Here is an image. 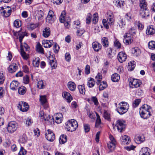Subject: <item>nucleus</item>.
<instances>
[{
	"instance_id": "nucleus-1",
	"label": "nucleus",
	"mask_w": 155,
	"mask_h": 155,
	"mask_svg": "<svg viewBox=\"0 0 155 155\" xmlns=\"http://www.w3.org/2000/svg\"><path fill=\"white\" fill-rule=\"evenodd\" d=\"M147 5L145 0H140L139 6L140 8V14L142 18H146L150 15V12L147 9Z\"/></svg>"
},
{
	"instance_id": "nucleus-2",
	"label": "nucleus",
	"mask_w": 155,
	"mask_h": 155,
	"mask_svg": "<svg viewBox=\"0 0 155 155\" xmlns=\"http://www.w3.org/2000/svg\"><path fill=\"white\" fill-rule=\"evenodd\" d=\"M151 108L150 106L145 104L140 108V114L141 117L144 119H147L151 115L150 111Z\"/></svg>"
},
{
	"instance_id": "nucleus-3",
	"label": "nucleus",
	"mask_w": 155,
	"mask_h": 155,
	"mask_svg": "<svg viewBox=\"0 0 155 155\" xmlns=\"http://www.w3.org/2000/svg\"><path fill=\"white\" fill-rule=\"evenodd\" d=\"M65 125L68 131L71 132L75 131L78 127L77 122L73 119L68 120L66 123Z\"/></svg>"
},
{
	"instance_id": "nucleus-4",
	"label": "nucleus",
	"mask_w": 155,
	"mask_h": 155,
	"mask_svg": "<svg viewBox=\"0 0 155 155\" xmlns=\"http://www.w3.org/2000/svg\"><path fill=\"white\" fill-rule=\"evenodd\" d=\"M59 21L61 23H64L65 27L68 28L70 27V19L68 17L66 16V12L65 11H62L59 17Z\"/></svg>"
},
{
	"instance_id": "nucleus-5",
	"label": "nucleus",
	"mask_w": 155,
	"mask_h": 155,
	"mask_svg": "<svg viewBox=\"0 0 155 155\" xmlns=\"http://www.w3.org/2000/svg\"><path fill=\"white\" fill-rule=\"evenodd\" d=\"M129 85L130 87L136 88L139 87L141 84V82L139 80L132 78L129 80Z\"/></svg>"
},
{
	"instance_id": "nucleus-6",
	"label": "nucleus",
	"mask_w": 155,
	"mask_h": 155,
	"mask_svg": "<svg viewBox=\"0 0 155 155\" xmlns=\"http://www.w3.org/2000/svg\"><path fill=\"white\" fill-rule=\"evenodd\" d=\"M116 126L118 131L121 132L125 128V121L123 120H118L116 122Z\"/></svg>"
},
{
	"instance_id": "nucleus-7",
	"label": "nucleus",
	"mask_w": 155,
	"mask_h": 155,
	"mask_svg": "<svg viewBox=\"0 0 155 155\" xmlns=\"http://www.w3.org/2000/svg\"><path fill=\"white\" fill-rule=\"evenodd\" d=\"M17 124L15 122H10L8 123L7 127L8 132L10 133H13L17 130Z\"/></svg>"
},
{
	"instance_id": "nucleus-8",
	"label": "nucleus",
	"mask_w": 155,
	"mask_h": 155,
	"mask_svg": "<svg viewBox=\"0 0 155 155\" xmlns=\"http://www.w3.org/2000/svg\"><path fill=\"white\" fill-rule=\"evenodd\" d=\"M45 137L49 141L52 142L55 138L54 134L50 129H48L45 134Z\"/></svg>"
},
{
	"instance_id": "nucleus-9",
	"label": "nucleus",
	"mask_w": 155,
	"mask_h": 155,
	"mask_svg": "<svg viewBox=\"0 0 155 155\" xmlns=\"http://www.w3.org/2000/svg\"><path fill=\"white\" fill-rule=\"evenodd\" d=\"M18 109L22 112H26L29 109V106L28 104L24 102H20L18 106Z\"/></svg>"
},
{
	"instance_id": "nucleus-10",
	"label": "nucleus",
	"mask_w": 155,
	"mask_h": 155,
	"mask_svg": "<svg viewBox=\"0 0 155 155\" xmlns=\"http://www.w3.org/2000/svg\"><path fill=\"white\" fill-rule=\"evenodd\" d=\"M2 13L3 16L5 18L9 17L12 13V9L9 6H7L6 8L4 9L3 7H2Z\"/></svg>"
},
{
	"instance_id": "nucleus-11",
	"label": "nucleus",
	"mask_w": 155,
	"mask_h": 155,
	"mask_svg": "<svg viewBox=\"0 0 155 155\" xmlns=\"http://www.w3.org/2000/svg\"><path fill=\"white\" fill-rule=\"evenodd\" d=\"M39 117L43 121H48L51 118L50 115L45 114L42 110L40 111Z\"/></svg>"
},
{
	"instance_id": "nucleus-12",
	"label": "nucleus",
	"mask_w": 155,
	"mask_h": 155,
	"mask_svg": "<svg viewBox=\"0 0 155 155\" xmlns=\"http://www.w3.org/2000/svg\"><path fill=\"white\" fill-rule=\"evenodd\" d=\"M124 37V42L126 45H128L132 42L133 41V37L128 33H126Z\"/></svg>"
},
{
	"instance_id": "nucleus-13",
	"label": "nucleus",
	"mask_w": 155,
	"mask_h": 155,
	"mask_svg": "<svg viewBox=\"0 0 155 155\" xmlns=\"http://www.w3.org/2000/svg\"><path fill=\"white\" fill-rule=\"evenodd\" d=\"M119 106L117 108V111L118 113L120 115H122L127 112L129 108L120 105V104H119Z\"/></svg>"
},
{
	"instance_id": "nucleus-14",
	"label": "nucleus",
	"mask_w": 155,
	"mask_h": 155,
	"mask_svg": "<svg viewBox=\"0 0 155 155\" xmlns=\"http://www.w3.org/2000/svg\"><path fill=\"white\" fill-rule=\"evenodd\" d=\"M127 58V55L124 52H120L117 55V58L118 61L120 63H123L125 61Z\"/></svg>"
},
{
	"instance_id": "nucleus-15",
	"label": "nucleus",
	"mask_w": 155,
	"mask_h": 155,
	"mask_svg": "<svg viewBox=\"0 0 155 155\" xmlns=\"http://www.w3.org/2000/svg\"><path fill=\"white\" fill-rule=\"evenodd\" d=\"M145 137L143 135H136L134 138L135 142L137 144H140L145 140Z\"/></svg>"
},
{
	"instance_id": "nucleus-16",
	"label": "nucleus",
	"mask_w": 155,
	"mask_h": 155,
	"mask_svg": "<svg viewBox=\"0 0 155 155\" xmlns=\"http://www.w3.org/2000/svg\"><path fill=\"white\" fill-rule=\"evenodd\" d=\"M18 69V66L17 64L12 63L8 68V71L11 73L15 72Z\"/></svg>"
},
{
	"instance_id": "nucleus-17",
	"label": "nucleus",
	"mask_w": 155,
	"mask_h": 155,
	"mask_svg": "<svg viewBox=\"0 0 155 155\" xmlns=\"http://www.w3.org/2000/svg\"><path fill=\"white\" fill-rule=\"evenodd\" d=\"M53 43V40H44L42 41V45L44 47L46 48H50Z\"/></svg>"
},
{
	"instance_id": "nucleus-18",
	"label": "nucleus",
	"mask_w": 155,
	"mask_h": 155,
	"mask_svg": "<svg viewBox=\"0 0 155 155\" xmlns=\"http://www.w3.org/2000/svg\"><path fill=\"white\" fill-rule=\"evenodd\" d=\"M49 64L50 65L52 69H55L57 66V63L55 58H50Z\"/></svg>"
},
{
	"instance_id": "nucleus-19",
	"label": "nucleus",
	"mask_w": 155,
	"mask_h": 155,
	"mask_svg": "<svg viewBox=\"0 0 155 155\" xmlns=\"http://www.w3.org/2000/svg\"><path fill=\"white\" fill-rule=\"evenodd\" d=\"M150 150L147 147H143L140 151L139 155H150Z\"/></svg>"
},
{
	"instance_id": "nucleus-20",
	"label": "nucleus",
	"mask_w": 155,
	"mask_h": 155,
	"mask_svg": "<svg viewBox=\"0 0 155 155\" xmlns=\"http://www.w3.org/2000/svg\"><path fill=\"white\" fill-rule=\"evenodd\" d=\"M92 45L94 50L97 52L100 50L101 48V45L97 41L93 42L92 44Z\"/></svg>"
},
{
	"instance_id": "nucleus-21",
	"label": "nucleus",
	"mask_w": 155,
	"mask_h": 155,
	"mask_svg": "<svg viewBox=\"0 0 155 155\" xmlns=\"http://www.w3.org/2000/svg\"><path fill=\"white\" fill-rule=\"evenodd\" d=\"M120 140L124 145H127L130 141L129 137L125 135L122 136L120 138Z\"/></svg>"
},
{
	"instance_id": "nucleus-22",
	"label": "nucleus",
	"mask_w": 155,
	"mask_h": 155,
	"mask_svg": "<svg viewBox=\"0 0 155 155\" xmlns=\"http://www.w3.org/2000/svg\"><path fill=\"white\" fill-rule=\"evenodd\" d=\"M146 34L149 35H152L155 33V29L152 25L149 26L147 27Z\"/></svg>"
},
{
	"instance_id": "nucleus-23",
	"label": "nucleus",
	"mask_w": 155,
	"mask_h": 155,
	"mask_svg": "<svg viewBox=\"0 0 155 155\" xmlns=\"http://www.w3.org/2000/svg\"><path fill=\"white\" fill-rule=\"evenodd\" d=\"M62 96L69 103L70 102L72 99V97L70 93L66 92H64L63 93Z\"/></svg>"
},
{
	"instance_id": "nucleus-24",
	"label": "nucleus",
	"mask_w": 155,
	"mask_h": 155,
	"mask_svg": "<svg viewBox=\"0 0 155 155\" xmlns=\"http://www.w3.org/2000/svg\"><path fill=\"white\" fill-rule=\"evenodd\" d=\"M117 23L121 28L124 29L126 25L125 18H122L120 17L118 20Z\"/></svg>"
},
{
	"instance_id": "nucleus-25",
	"label": "nucleus",
	"mask_w": 155,
	"mask_h": 155,
	"mask_svg": "<svg viewBox=\"0 0 155 155\" xmlns=\"http://www.w3.org/2000/svg\"><path fill=\"white\" fill-rule=\"evenodd\" d=\"M68 88L71 91H74L76 88V85L73 81L69 82L67 84Z\"/></svg>"
},
{
	"instance_id": "nucleus-26",
	"label": "nucleus",
	"mask_w": 155,
	"mask_h": 155,
	"mask_svg": "<svg viewBox=\"0 0 155 155\" xmlns=\"http://www.w3.org/2000/svg\"><path fill=\"white\" fill-rule=\"evenodd\" d=\"M18 84L19 83L17 81L13 80L10 83V87L12 90H15L18 87Z\"/></svg>"
},
{
	"instance_id": "nucleus-27",
	"label": "nucleus",
	"mask_w": 155,
	"mask_h": 155,
	"mask_svg": "<svg viewBox=\"0 0 155 155\" xmlns=\"http://www.w3.org/2000/svg\"><path fill=\"white\" fill-rule=\"evenodd\" d=\"M51 31L50 28L48 27L45 28L43 31V35L45 38H47L50 35Z\"/></svg>"
},
{
	"instance_id": "nucleus-28",
	"label": "nucleus",
	"mask_w": 155,
	"mask_h": 155,
	"mask_svg": "<svg viewBox=\"0 0 155 155\" xmlns=\"http://www.w3.org/2000/svg\"><path fill=\"white\" fill-rule=\"evenodd\" d=\"M101 43L104 47H108L109 46V41L107 38L106 37H103L101 39Z\"/></svg>"
},
{
	"instance_id": "nucleus-29",
	"label": "nucleus",
	"mask_w": 155,
	"mask_h": 155,
	"mask_svg": "<svg viewBox=\"0 0 155 155\" xmlns=\"http://www.w3.org/2000/svg\"><path fill=\"white\" fill-rule=\"evenodd\" d=\"M67 136L65 135H61L59 138V142L60 144H63L67 142Z\"/></svg>"
},
{
	"instance_id": "nucleus-30",
	"label": "nucleus",
	"mask_w": 155,
	"mask_h": 155,
	"mask_svg": "<svg viewBox=\"0 0 155 155\" xmlns=\"http://www.w3.org/2000/svg\"><path fill=\"white\" fill-rule=\"evenodd\" d=\"M28 140V138L26 134H23L20 136L19 139V142L21 143H26Z\"/></svg>"
},
{
	"instance_id": "nucleus-31",
	"label": "nucleus",
	"mask_w": 155,
	"mask_h": 155,
	"mask_svg": "<svg viewBox=\"0 0 155 155\" xmlns=\"http://www.w3.org/2000/svg\"><path fill=\"white\" fill-rule=\"evenodd\" d=\"M132 53L136 56L140 55L141 54L140 49L138 47H135L132 49Z\"/></svg>"
},
{
	"instance_id": "nucleus-32",
	"label": "nucleus",
	"mask_w": 155,
	"mask_h": 155,
	"mask_svg": "<svg viewBox=\"0 0 155 155\" xmlns=\"http://www.w3.org/2000/svg\"><path fill=\"white\" fill-rule=\"evenodd\" d=\"M95 84V81L94 79L91 78H89V80L87 82V85L89 87H92Z\"/></svg>"
},
{
	"instance_id": "nucleus-33",
	"label": "nucleus",
	"mask_w": 155,
	"mask_h": 155,
	"mask_svg": "<svg viewBox=\"0 0 155 155\" xmlns=\"http://www.w3.org/2000/svg\"><path fill=\"white\" fill-rule=\"evenodd\" d=\"M114 2L117 7H120L124 4V0H115Z\"/></svg>"
},
{
	"instance_id": "nucleus-34",
	"label": "nucleus",
	"mask_w": 155,
	"mask_h": 155,
	"mask_svg": "<svg viewBox=\"0 0 155 155\" xmlns=\"http://www.w3.org/2000/svg\"><path fill=\"white\" fill-rule=\"evenodd\" d=\"M120 79V77L117 74L115 73L112 74L111 77V79L113 81L117 82Z\"/></svg>"
},
{
	"instance_id": "nucleus-35",
	"label": "nucleus",
	"mask_w": 155,
	"mask_h": 155,
	"mask_svg": "<svg viewBox=\"0 0 155 155\" xmlns=\"http://www.w3.org/2000/svg\"><path fill=\"white\" fill-rule=\"evenodd\" d=\"M20 54L21 56L24 59L27 60L28 58V55L24 50V48L21 46V47Z\"/></svg>"
},
{
	"instance_id": "nucleus-36",
	"label": "nucleus",
	"mask_w": 155,
	"mask_h": 155,
	"mask_svg": "<svg viewBox=\"0 0 155 155\" xmlns=\"http://www.w3.org/2000/svg\"><path fill=\"white\" fill-rule=\"evenodd\" d=\"M36 49L37 51L39 53L42 54L44 53V49L39 42H38L37 45Z\"/></svg>"
},
{
	"instance_id": "nucleus-37",
	"label": "nucleus",
	"mask_w": 155,
	"mask_h": 155,
	"mask_svg": "<svg viewBox=\"0 0 155 155\" xmlns=\"http://www.w3.org/2000/svg\"><path fill=\"white\" fill-rule=\"evenodd\" d=\"M99 86V89L100 91H102L107 87V84L106 81H103L100 82Z\"/></svg>"
},
{
	"instance_id": "nucleus-38",
	"label": "nucleus",
	"mask_w": 155,
	"mask_h": 155,
	"mask_svg": "<svg viewBox=\"0 0 155 155\" xmlns=\"http://www.w3.org/2000/svg\"><path fill=\"white\" fill-rule=\"evenodd\" d=\"M26 91V88L23 86H21L18 88V93L21 95H24L25 94Z\"/></svg>"
},
{
	"instance_id": "nucleus-39",
	"label": "nucleus",
	"mask_w": 155,
	"mask_h": 155,
	"mask_svg": "<svg viewBox=\"0 0 155 155\" xmlns=\"http://www.w3.org/2000/svg\"><path fill=\"white\" fill-rule=\"evenodd\" d=\"M97 119L95 123V127H96L99 128L100 127V125L101 124V120L100 116L97 114H96Z\"/></svg>"
},
{
	"instance_id": "nucleus-40",
	"label": "nucleus",
	"mask_w": 155,
	"mask_h": 155,
	"mask_svg": "<svg viewBox=\"0 0 155 155\" xmlns=\"http://www.w3.org/2000/svg\"><path fill=\"white\" fill-rule=\"evenodd\" d=\"M134 24L136 27H137L139 30H142L144 28L143 25L140 21H135Z\"/></svg>"
},
{
	"instance_id": "nucleus-41",
	"label": "nucleus",
	"mask_w": 155,
	"mask_h": 155,
	"mask_svg": "<svg viewBox=\"0 0 155 155\" xmlns=\"http://www.w3.org/2000/svg\"><path fill=\"white\" fill-rule=\"evenodd\" d=\"M40 61V59L38 57L33 61V64L34 67L38 68L39 66V63Z\"/></svg>"
},
{
	"instance_id": "nucleus-42",
	"label": "nucleus",
	"mask_w": 155,
	"mask_h": 155,
	"mask_svg": "<svg viewBox=\"0 0 155 155\" xmlns=\"http://www.w3.org/2000/svg\"><path fill=\"white\" fill-rule=\"evenodd\" d=\"M115 143L109 142L107 143V147L110 151L113 150L115 147Z\"/></svg>"
},
{
	"instance_id": "nucleus-43",
	"label": "nucleus",
	"mask_w": 155,
	"mask_h": 155,
	"mask_svg": "<svg viewBox=\"0 0 155 155\" xmlns=\"http://www.w3.org/2000/svg\"><path fill=\"white\" fill-rule=\"evenodd\" d=\"M40 101L41 104L44 105L46 103L47 101L46 96L45 95L40 96Z\"/></svg>"
},
{
	"instance_id": "nucleus-44",
	"label": "nucleus",
	"mask_w": 155,
	"mask_h": 155,
	"mask_svg": "<svg viewBox=\"0 0 155 155\" xmlns=\"http://www.w3.org/2000/svg\"><path fill=\"white\" fill-rule=\"evenodd\" d=\"M78 88L79 92L82 94H84L85 92V89L84 85H79L78 86Z\"/></svg>"
},
{
	"instance_id": "nucleus-45",
	"label": "nucleus",
	"mask_w": 155,
	"mask_h": 155,
	"mask_svg": "<svg viewBox=\"0 0 155 155\" xmlns=\"http://www.w3.org/2000/svg\"><path fill=\"white\" fill-rule=\"evenodd\" d=\"M98 15L97 13H95L93 15L92 22L93 24H95L98 21Z\"/></svg>"
},
{
	"instance_id": "nucleus-46",
	"label": "nucleus",
	"mask_w": 155,
	"mask_h": 155,
	"mask_svg": "<svg viewBox=\"0 0 155 155\" xmlns=\"http://www.w3.org/2000/svg\"><path fill=\"white\" fill-rule=\"evenodd\" d=\"M95 78L97 81L96 82L97 84L98 85L99 84L102 78V76L101 74L100 73H98L97 75L96 76Z\"/></svg>"
},
{
	"instance_id": "nucleus-47",
	"label": "nucleus",
	"mask_w": 155,
	"mask_h": 155,
	"mask_svg": "<svg viewBox=\"0 0 155 155\" xmlns=\"http://www.w3.org/2000/svg\"><path fill=\"white\" fill-rule=\"evenodd\" d=\"M37 85L38 87L40 89L44 88L45 86L42 80L39 81L38 82Z\"/></svg>"
},
{
	"instance_id": "nucleus-48",
	"label": "nucleus",
	"mask_w": 155,
	"mask_h": 155,
	"mask_svg": "<svg viewBox=\"0 0 155 155\" xmlns=\"http://www.w3.org/2000/svg\"><path fill=\"white\" fill-rule=\"evenodd\" d=\"M149 48L151 49H155V42L154 41H151L148 44Z\"/></svg>"
},
{
	"instance_id": "nucleus-49",
	"label": "nucleus",
	"mask_w": 155,
	"mask_h": 155,
	"mask_svg": "<svg viewBox=\"0 0 155 155\" xmlns=\"http://www.w3.org/2000/svg\"><path fill=\"white\" fill-rule=\"evenodd\" d=\"M135 65L134 64V61H130L128 63V68L130 71H132L134 68Z\"/></svg>"
},
{
	"instance_id": "nucleus-50",
	"label": "nucleus",
	"mask_w": 155,
	"mask_h": 155,
	"mask_svg": "<svg viewBox=\"0 0 155 155\" xmlns=\"http://www.w3.org/2000/svg\"><path fill=\"white\" fill-rule=\"evenodd\" d=\"M14 25L16 28H19L21 26V21L19 20H15L14 22Z\"/></svg>"
},
{
	"instance_id": "nucleus-51",
	"label": "nucleus",
	"mask_w": 155,
	"mask_h": 155,
	"mask_svg": "<svg viewBox=\"0 0 155 155\" xmlns=\"http://www.w3.org/2000/svg\"><path fill=\"white\" fill-rule=\"evenodd\" d=\"M29 82V77L27 75L24 76L23 78V82L25 84H28Z\"/></svg>"
},
{
	"instance_id": "nucleus-52",
	"label": "nucleus",
	"mask_w": 155,
	"mask_h": 155,
	"mask_svg": "<svg viewBox=\"0 0 155 155\" xmlns=\"http://www.w3.org/2000/svg\"><path fill=\"white\" fill-rule=\"evenodd\" d=\"M27 151L23 147H21L20 151L18 154V155H25L26 154Z\"/></svg>"
},
{
	"instance_id": "nucleus-53",
	"label": "nucleus",
	"mask_w": 155,
	"mask_h": 155,
	"mask_svg": "<svg viewBox=\"0 0 155 155\" xmlns=\"http://www.w3.org/2000/svg\"><path fill=\"white\" fill-rule=\"evenodd\" d=\"M129 34L130 35H134L136 34V30L135 28H131L129 30Z\"/></svg>"
},
{
	"instance_id": "nucleus-54",
	"label": "nucleus",
	"mask_w": 155,
	"mask_h": 155,
	"mask_svg": "<svg viewBox=\"0 0 155 155\" xmlns=\"http://www.w3.org/2000/svg\"><path fill=\"white\" fill-rule=\"evenodd\" d=\"M92 15L90 13L87 14L86 18V23L87 24H89L91 23V18Z\"/></svg>"
},
{
	"instance_id": "nucleus-55",
	"label": "nucleus",
	"mask_w": 155,
	"mask_h": 155,
	"mask_svg": "<svg viewBox=\"0 0 155 155\" xmlns=\"http://www.w3.org/2000/svg\"><path fill=\"white\" fill-rule=\"evenodd\" d=\"M141 102V100L140 99H137L135 100L134 102L133 103V106L134 107H136L139 105Z\"/></svg>"
},
{
	"instance_id": "nucleus-56",
	"label": "nucleus",
	"mask_w": 155,
	"mask_h": 155,
	"mask_svg": "<svg viewBox=\"0 0 155 155\" xmlns=\"http://www.w3.org/2000/svg\"><path fill=\"white\" fill-rule=\"evenodd\" d=\"M38 26V24H30L28 26V28L29 29H30L32 30L34 29L35 28H37Z\"/></svg>"
},
{
	"instance_id": "nucleus-57",
	"label": "nucleus",
	"mask_w": 155,
	"mask_h": 155,
	"mask_svg": "<svg viewBox=\"0 0 155 155\" xmlns=\"http://www.w3.org/2000/svg\"><path fill=\"white\" fill-rule=\"evenodd\" d=\"M32 123V120L31 118L28 117L26 120L25 124L28 126L31 125Z\"/></svg>"
},
{
	"instance_id": "nucleus-58",
	"label": "nucleus",
	"mask_w": 155,
	"mask_h": 155,
	"mask_svg": "<svg viewBox=\"0 0 155 155\" xmlns=\"http://www.w3.org/2000/svg\"><path fill=\"white\" fill-rule=\"evenodd\" d=\"M104 117L108 120H110V114L107 111H105L104 114Z\"/></svg>"
},
{
	"instance_id": "nucleus-59",
	"label": "nucleus",
	"mask_w": 155,
	"mask_h": 155,
	"mask_svg": "<svg viewBox=\"0 0 155 155\" xmlns=\"http://www.w3.org/2000/svg\"><path fill=\"white\" fill-rule=\"evenodd\" d=\"M135 147V146L132 145L130 146L125 147L124 148L128 151H130L134 150Z\"/></svg>"
},
{
	"instance_id": "nucleus-60",
	"label": "nucleus",
	"mask_w": 155,
	"mask_h": 155,
	"mask_svg": "<svg viewBox=\"0 0 155 155\" xmlns=\"http://www.w3.org/2000/svg\"><path fill=\"white\" fill-rule=\"evenodd\" d=\"M59 49V46L55 43L53 47V49L55 53H57Z\"/></svg>"
},
{
	"instance_id": "nucleus-61",
	"label": "nucleus",
	"mask_w": 155,
	"mask_h": 155,
	"mask_svg": "<svg viewBox=\"0 0 155 155\" xmlns=\"http://www.w3.org/2000/svg\"><path fill=\"white\" fill-rule=\"evenodd\" d=\"M112 49L110 48H108L107 49L108 57L110 58L112 57Z\"/></svg>"
},
{
	"instance_id": "nucleus-62",
	"label": "nucleus",
	"mask_w": 155,
	"mask_h": 155,
	"mask_svg": "<svg viewBox=\"0 0 155 155\" xmlns=\"http://www.w3.org/2000/svg\"><path fill=\"white\" fill-rule=\"evenodd\" d=\"M84 131L85 132H88L90 130V126L87 124H84Z\"/></svg>"
},
{
	"instance_id": "nucleus-63",
	"label": "nucleus",
	"mask_w": 155,
	"mask_h": 155,
	"mask_svg": "<svg viewBox=\"0 0 155 155\" xmlns=\"http://www.w3.org/2000/svg\"><path fill=\"white\" fill-rule=\"evenodd\" d=\"M5 78L2 73H0V84H2L5 81Z\"/></svg>"
},
{
	"instance_id": "nucleus-64",
	"label": "nucleus",
	"mask_w": 155,
	"mask_h": 155,
	"mask_svg": "<svg viewBox=\"0 0 155 155\" xmlns=\"http://www.w3.org/2000/svg\"><path fill=\"white\" fill-rule=\"evenodd\" d=\"M62 117H59L58 116H56L55 122L57 123H60L61 122L62 120Z\"/></svg>"
}]
</instances>
